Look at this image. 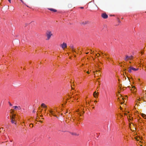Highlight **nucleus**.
I'll return each instance as SVG.
<instances>
[{"label": "nucleus", "mask_w": 146, "mask_h": 146, "mask_svg": "<svg viewBox=\"0 0 146 146\" xmlns=\"http://www.w3.org/2000/svg\"><path fill=\"white\" fill-rule=\"evenodd\" d=\"M102 17L105 19H107L108 17V15L106 13H103L102 15Z\"/></svg>", "instance_id": "39448f33"}, {"label": "nucleus", "mask_w": 146, "mask_h": 146, "mask_svg": "<svg viewBox=\"0 0 146 146\" xmlns=\"http://www.w3.org/2000/svg\"><path fill=\"white\" fill-rule=\"evenodd\" d=\"M93 95L94 97L95 98H96V96L98 95V93H96V91L94 93Z\"/></svg>", "instance_id": "6e6552de"}, {"label": "nucleus", "mask_w": 146, "mask_h": 146, "mask_svg": "<svg viewBox=\"0 0 146 146\" xmlns=\"http://www.w3.org/2000/svg\"><path fill=\"white\" fill-rule=\"evenodd\" d=\"M21 2H23V1H22V0H21Z\"/></svg>", "instance_id": "412c9836"}, {"label": "nucleus", "mask_w": 146, "mask_h": 146, "mask_svg": "<svg viewBox=\"0 0 146 146\" xmlns=\"http://www.w3.org/2000/svg\"><path fill=\"white\" fill-rule=\"evenodd\" d=\"M41 106H42L45 108H47V106L45 105V104H44V103L42 104H41Z\"/></svg>", "instance_id": "9b49d317"}, {"label": "nucleus", "mask_w": 146, "mask_h": 146, "mask_svg": "<svg viewBox=\"0 0 146 146\" xmlns=\"http://www.w3.org/2000/svg\"><path fill=\"white\" fill-rule=\"evenodd\" d=\"M73 135H76V134H73Z\"/></svg>", "instance_id": "aec40b11"}, {"label": "nucleus", "mask_w": 146, "mask_h": 146, "mask_svg": "<svg viewBox=\"0 0 146 146\" xmlns=\"http://www.w3.org/2000/svg\"><path fill=\"white\" fill-rule=\"evenodd\" d=\"M8 1L10 3H11V0H8Z\"/></svg>", "instance_id": "f3484780"}, {"label": "nucleus", "mask_w": 146, "mask_h": 146, "mask_svg": "<svg viewBox=\"0 0 146 146\" xmlns=\"http://www.w3.org/2000/svg\"><path fill=\"white\" fill-rule=\"evenodd\" d=\"M9 105L10 106H12V104L9 102Z\"/></svg>", "instance_id": "2eb2a0df"}, {"label": "nucleus", "mask_w": 146, "mask_h": 146, "mask_svg": "<svg viewBox=\"0 0 146 146\" xmlns=\"http://www.w3.org/2000/svg\"><path fill=\"white\" fill-rule=\"evenodd\" d=\"M87 74H89L90 73V72H88V71H87Z\"/></svg>", "instance_id": "a211bd4d"}, {"label": "nucleus", "mask_w": 146, "mask_h": 146, "mask_svg": "<svg viewBox=\"0 0 146 146\" xmlns=\"http://www.w3.org/2000/svg\"><path fill=\"white\" fill-rule=\"evenodd\" d=\"M12 117H11V122L12 123H15L16 124V122L15 121V119H17V116H16V114L15 113H13L12 114Z\"/></svg>", "instance_id": "f257e3e1"}, {"label": "nucleus", "mask_w": 146, "mask_h": 146, "mask_svg": "<svg viewBox=\"0 0 146 146\" xmlns=\"http://www.w3.org/2000/svg\"><path fill=\"white\" fill-rule=\"evenodd\" d=\"M46 34L47 38V39L49 40L50 39V37L52 34H51V32L49 31H48L47 32Z\"/></svg>", "instance_id": "20e7f679"}, {"label": "nucleus", "mask_w": 146, "mask_h": 146, "mask_svg": "<svg viewBox=\"0 0 146 146\" xmlns=\"http://www.w3.org/2000/svg\"><path fill=\"white\" fill-rule=\"evenodd\" d=\"M138 70V68H135L132 66L129 67V69L128 71V72L129 73H131L132 72L131 70H132L134 71H136Z\"/></svg>", "instance_id": "f03ea898"}, {"label": "nucleus", "mask_w": 146, "mask_h": 146, "mask_svg": "<svg viewBox=\"0 0 146 146\" xmlns=\"http://www.w3.org/2000/svg\"><path fill=\"white\" fill-rule=\"evenodd\" d=\"M50 112L51 113V115H53L54 116V114L53 112V111H52V110H51L50 111Z\"/></svg>", "instance_id": "f8f14e48"}, {"label": "nucleus", "mask_w": 146, "mask_h": 146, "mask_svg": "<svg viewBox=\"0 0 146 146\" xmlns=\"http://www.w3.org/2000/svg\"><path fill=\"white\" fill-rule=\"evenodd\" d=\"M49 9L50 10V11H53L54 12H56V10L54 9H52V8H50Z\"/></svg>", "instance_id": "9d476101"}, {"label": "nucleus", "mask_w": 146, "mask_h": 146, "mask_svg": "<svg viewBox=\"0 0 146 146\" xmlns=\"http://www.w3.org/2000/svg\"><path fill=\"white\" fill-rule=\"evenodd\" d=\"M83 8H84V7H80V8L82 9H83Z\"/></svg>", "instance_id": "6ab92c4d"}, {"label": "nucleus", "mask_w": 146, "mask_h": 146, "mask_svg": "<svg viewBox=\"0 0 146 146\" xmlns=\"http://www.w3.org/2000/svg\"><path fill=\"white\" fill-rule=\"evenodd\" d=\"M61 47L63 48H64L66 47L67 46V44L66 43H63L62 45H61Z\"/></svg>", "instance_id": "0eeeda50"}, {"label": "nucleus", "mask_w": 146, "mask_h": 146, "mask_svg": "<svg viewBox=\"0 0 146 146\" xmlns=\"http://www.w3.org/2000/svg\"><path fill=\"white\" fill-rule=\"evenodd\" d=\"M3 128H1L0 129V131H2V130H3Z\"/></svg>", "instance_id": "4468645a"}, {"label": "nucleus", "mask_w": 146, "mask_h": 146, "mask_svg": "<svg viewBox=\"0 0 146 146\" xmlns=\"http://www.w3.org/2000/svg\"><path fill=\"white\" fill-rule=\"evenodd\" d=\"M133 59V56H128L126 55L125 58V61L130 60Z\"/></svg>", "instance_id": "7ed1b4c3"}, {"label": "nucleus", "mask_w": 146, "mask_h": 146, "mask_svg": "<svg viewBox=\"0 0 146 146\" xmlns=\"http://www.w3.org/2000/svg\"><path fill=\"white\" fill-rule=\"evenodd\" d=\"M88 23V21H85L84 22H83V23L85 25V24H86L87 23Z\"/></svg>", "instance_id": "ddd939ff"}, {"label": "nucleus", "mask_w": 146, "mask_h": 146, "mask_svg": "<svg viewBox=\"0 0 146 146\" xmlns=\"http://www.w3.org/2000/svg\"><path fill=\"white\" fill-rule=\"evenodd\" d=\"M141 116L145 119H146V115L143 113L141 114Z\"/></svg>", "instance_id": "1a4fd4ad"}, {"label": "nucleus", "mask_w": 146, "mask_h": 146, "mask_svg": "<svg viewBox=\"0 0 146 146\" xmlns=\"http://www.w3.org/2000/svg\"><path fill=\"white\" fill-rule=\"evenodd\" d=\"M8 137L7 136H6V138L7 139Z\"/></svg>", "instance_id": "dca6fc26"}, {"label": "nucleus", "mask_w": 146, "mask_h": 146, "mask_svg": "<svg viewBox=\"0 0 146 146\" xmlns=\"http://www.w3.org/2000/svg\"><path fill=\"white\" fill-rule=\"evenodd\" d=\"M13 108L14 109L16 110H19L21 109V108L20 106H16L13 107Z\"/></svg>", "instance_id": "423d86ee"}, {"label": "nucleus", "mask_w": 146, "mask_h": 146, "mask_svg": "<svg viewBox=\"0 0 146 146\" xmlns=\"http://www.w3.org/2000/svg\"><path fill=\"white\" fill-rule=\"evenodd\" d=\"M140 99L139 98V101H140Z\"/></svg>", "instance_id": "4be33fe9"}]
</instances>
